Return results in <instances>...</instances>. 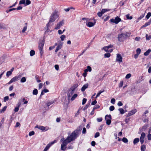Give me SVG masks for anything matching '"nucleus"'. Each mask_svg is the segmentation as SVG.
<instances>
[{"mask_svg": "<svg viewBox=\"0 0 151 151\" xmlns=\"http://www.w3.org/2000/svg\"><path fill=\"white\" fill-rule=\"evenodd\" d=\"M75 89L76 85L74 84L68 91V96L69 100L71 99L72 101H73L76 98Z\"/></svg>", "mask_w": 151, "mask_h": 151, "instance_id": "nucleus-1", "label": "nucleus"}, {"mask_svg": "<svg viewBox=\"0 0 151 151\" xmlns=\"http://www.w3.org/2000/svg\"><path fill=\"white\" fill-rule=\"evenodd\" d=\"M76 137V131L75 130L66 139L64 140L62 144L66 146V145L69 143L74 140Z\"/></svg>", "mask_w": 151, "mask_h": 151, "instance_id": "nucleus-2", "label": "nucleus"}, {"mask_svg": "<svg viewBox=\"0 0 151 151\" xmlns=\"http://www.w3.org/2000/svg\"><path fill=\"white\" fill-rule=\"evenodd\" d=\"M58 17V12L57 11H55L54 12L52 13L50 17L49 23L47 24V26H48L50 23L55 21Z\"/></svg>", "mask_w": 151, "mask_h": 151, "instance_id": "nucleus-3", "label": "nucleus"}, {"mask_svg": "<svg viewBox=\"0 0 151 151\" xmlns=\"http://www.w3.org/2000/svg\"><path fill=\"white\" fill-rule=\"evenodd\" d=\"M44 45V41H41L39 43L38 49L40 51V53L41 56L43 54V46Z\"/></svg>", "mask_w": 151, "mask_h": 151, "instance_id": "nucleus-4", "label": "nucleus"}, {"mask_svg": "<svg viewBox=\"0 0 151 151\" xmlns=\"http://www.w3.org/2000/svg\"><path fill=\"white\" fill-rule=\"evenodd\" d=\"M110 21L111 22L117 24L121 21V19L118 16H117L115 17V19H111Z\"/></svg>", "mask_w": 151, "mask_h": 151, "instance_id": "nucleus-5", "label": "nucleus"}, {"mask_svg": "<svg viewBox=\"0 0 151 151\" xmlns=\"http://www.w3.org/2000/svg\"><path fill=\"white\" fill-rule=\"evenodd\" d=\"M111 117L110 115H107L105 116V119L106 121V124L107 125H109L111 122Z\"/></svg>", "mask_w": 151, "mask_h": 151, "instance_id": "nucleus-6", "label": "nucleus"}, {"mask_svg": "<svg viewBox=\"0 0 151 151\" xmlns=\"http://www.w3.org/2000/svg\"><path fill=\"white\" fill-rule=\"evenodd\" d=\"M118 40L119 41L122 42L126 38L125 36H124V33H122L118 35Z\"/></svg>", "mask_w": 151, "mask_h": 151, "instance_id": "nucleus-7", "label": "nucleus"}, {"mask_svg": "<svg viewBox=\"0 0 151 151\" xmlns=\"http://www.w3.org/2000/svg\"><path fill=\"white\" fill-rule=\"evenodd\" d=\"M57 142L56 140H55L49 143L46 146V147L44 149L43 151H47L50 147L54 144L56 142Z\"/></svg>", "mask_w": 151, "mask_h": 151, "instance_id": "nucleus-8", "label": "nucleus"}, {"mask_svg": "<svg viewBox=\"0 0 151 151\" xmlns=\"http://www.w3.org/2000/svg\"><path fill=\"white\" fill-rule=\"evenodd\" d=\"M96 23V22L94 20V22L86 21V23L87 26L88 27H91L95 25Z\"/></svg>", "mask_w": 151, "mask_h": 151, "instance_id": "nucleus-9", "label": "nucleus"}, {"mask_svg": "<svg viewBox=\"0 0 151 151\" xmlns=\"http://www.w3.org/2000/svg\"><path fill=\"white\" fill-rule=\"evenodd\" d=\"M116 61L121 63L122 61V58L120 54H117Z\"/></svg>", "mask_w": 151, "mask_h": 151, "instance_id": "nucleus-10", "label": "nucleus"}, {"mask_svg": "<svg viewBox=\"0 0 151 151\" xmlns=\"http://www.w3.org/2000/svg\"><path fill=\"white\" fill-rule=\"evenodd\" d=\"M145 133L143 132H142L141 134L140 139V142L142 144L144 142V139L145 137Z\"/></svg>", "mask_w": 151, "mask_h": 151, "instance_id": "nucleus-11", "label": "nucleus"}, {"mask_svg": "<svg viewBox=\"0 0 151 151\" xmlns=\"http://www.w3.org/2000/svg\"><path fill=\"white\" fill-rule=\"evenodd\" d=\"M35 127L38 128V129L43 131H45L48 130V129H46V127L42 126H38L37 125Z\"/></svg>", "mask_w": 151, "mask_h": 151, "instance_id": "nucleus-12", "label": "nucleus"}, {"mask_svg": "<svg viewBox=\"0 0 151 151\" xmlns=\"http://www.w3.org/2000/svg\"><path fill=\"white\" fill-rule=\"evenodd\" d=\"M19 78V77L17 76H15L13 77L10 80L9 82L8 83V84H10L11 83L17 81L18 80V78Z\"/></svg>", "mask_w": 151, "mask_h": 151, "instance_id": "nucleus-13", "label": "nucleus"}, {"mask_svg": "<svg viewBox=\"0 0 151 151\" xmlns=\"http://www.w3.org/2000/svg\"><path fill=\"white\" fill-rule=\"evenodd\" d=\"M64 24L63 20H62L56 26L55 29H59L61 26L63 25Z\"/></svg>", "mask_w": 151, "mask_h": 151, "instance_id": "nucleus-14", "label": "nucleus"}, {"mask_svg": "<svg viewBox=\"0 0 151 151\" xmlns=\"http://www.w3.org/2000/svg\"><path fill=\"white\" fill-rule=\"evenodd\" d=\"M137 110L136 109H134L132 111H131L128 113V114L127 115V116H129L133 115L134 114L137 112Z\"/></svg>", "mask_w": 151, "mask_h": 151, "instance_id": "nucleus-15", "label": "nucleus"}, {"mask_svg": "<svg viewBox=\"0 0 151 151\" xmlns=\"http://www.w3.org/2000/svg\"><path fill=\"white\" fill-rule=\"evenodd\" d=\"M88 86V83L84 84L81 88V90L82 91H84L85 89L87 88Z\"/></svg>", "mask_w": 151, "mask_h": 151, "instance_id": "nucleus-16", "label": "nucleus"}, {"mask_svg": "<svg viewBox=\"0 0 151 151\" xmlns=\"http://www.w3.org/2000/svg\"><path fill=\"white\" fill-rule=\"evenodd\" d=\"M54 103V101H50L46 103V104L47 105V106L48 107L49 106H50Z\"/></svg>", "mask_w": 151, "mask_h": 151, "instance_id": "nucleus-17", "label": "nucleus"}, {"mask_svg": "<svg viewBox=\"0 0 151 151\" xmlns=\"http://www.w3.org/2000/svg\"><path fill=\"white\" fill-rule=\"evenodd\" d=\"M62 45L61 44L58 45L55 50V52H57L58 50L61 48Z\"/></svg>", "mask_w": 151, "mask_h": 151, "instance_id": "nucleus-18", "label": "nucleus"}, {"mask_svg": "<svg viewBox=\"0 0 151 151\" xmlns=\"http://www.w3.org/2000/svg\"><path fill=\"white\" fill-rule=\"evenodd\" d=\"M151 52V50L149 49L144 53V55L145 56H147L149 55Z\"/></svg>", "mask_w": 151, "mask_h": 151, "instance_id": "nucleus-19", "label": "nucleus"}, {"mask_svg": "<svg viewBox=\"0 0 151 151\" xmlns=\"http://www.w3.org/2000/svg\"><path fill=\"white\" fill-rule=\"evenodd\" d=\"M82 129V127H79V130L78 131H76V137L78 136V135L79 134H80L81 131Z\"/></svg>", "mask_w": 151, "mask_h": 151, "instance_id": "nucleus-20", "label": "nucleus"}, {"mask_svg": "<svg viewBox=\"0 0 151 151\" xmlns=\"http://www.w3.org/2000/svg\"><path fill=\"white\" fill-rule=\"evenodd\" d=\"M111 10V9H104L102 10V13H104L106 12L109 11Z\"/></svg>", "mask_w": 151, "mask_h": 151, "instance_id": "nucleus-21", "label": "nucleus"}, {"mask_svg": "<svg viewBox=\"0 0 151 151\" xmlns=\"http://www.w3.org/2000/svg\"><path fill=\"white\" fill-rule=\"evenodd\" d=\"M25 24L26 25V26L23 27V29L22 30V33L24 32L27 30V23H26Z\"/></svg>", "mask_w": 151, "mask_h": 151, "instance_id": "nucleus-22", "label": "nucleus"}, {"mask_svg": "<svg viewBox=\"0 0 151 151\" xmlns=\"http://www.w3.org/2000/svg\"><path fill=\"white\" fill-rule=\"evenodd\" d=\"M85 70L86 72H91L92 70L90 66H88L87 67V68L85 69Z\"/></svg>", "mask_w": 151, "mask_h": 151, "instance_id": "nucleus-23", "label": "nucleus"}, {"mask_svg": "<svg viewBox=\"0 0 151 151\" xmlns=\"http://www.w3.org/2000/svg\"><path fill=\"white\" fill-rule=\"evenodd\" d=\"M139 141V139L138 138H136L134 139L133 140V143L134 144H135Z\"/></svg>", "mask_w": 151, "mask_h": 151, "instance_id": "nucleus-24", "label": "nucleus"}, {"mask_svg": "<svg viewBox=\"0 0 151 151\" xmlns=\"http://www.w3.org/2000/svg\"><path fill=\"white\" fill-rule=\"evenodd\" d=\"M65 146V145H64L62 143L61 145V150H65L66 148Z\"/></svg>", "mask_w": 151, "mask_h": 151, "instance_id": "nucleus-25", "label": "nucleus"}, {"mask_svg": "<svg viewBox=\"0 0 151 151\" xmlns=\"http://www.w3.org/2000/svg\"><path fill=\"white\" fill-rule=\"evenodd\" d=\"M7 108L6 106H4V107L2 109L0 110V113H2L5 111Z\"/></svg>", "mask_w": 151, "mask_h": 151, "instance_id": "nucleus-26", "label": "nucleus"}, {"mask_svg": "<svg viewBox=\"0 0 151 151\" xmlns=\"http://www.w3.org/2000/svg\"><path fill=\"white\" fill-rule=\"evenodd\" d=\"M146 149L145 146L143 145H142L141 147V151H145Z\"/></svg>", "mask_w": 151, "mask_h": 151, "instance_id": "nucleus-27", "label": "nucleus"}, {"mask_svg": "<svg viewBox=\"0 0 151 151\" xmlns=\"http://www.w3.org/2000/svg\"><path fill=\"white\" fill-rule=\"evenodd\" d=\"M33 94L34 95H37L38 93V90L37 89H35L33 91Z\"/></svg>", "mask_w": 151, "mask_h": 151, "instance_id": "nucleus-28", "label": "nucleus"}, {"mask_svg": "<svg viewBox=\"0 0 151 151\" xmlns=\"http://www.w3.org/2000/svg\"><path fill=\"white\" fill-rule=\"evenodd\" d=\"M35 54V52L34 50H32L30 52V56H32L34 55Z\"/></svg>", "mask_w": 151, "mask_h": 151, "instance_id": "nucleus-29", "label": "nucleus"}, {"mask_svg": "<svg viewBox=\"0 0 151 151\" xmlns=\"http://www.w3.org/2000/svg\"><path fill=\"white\" fill-rule=\"evenodd\" d=\"M25 4H24L25 6L29 5L31 3V1L29 0H26L25 1Z\"/></svg>", "mask_w": 151, "mask_h": 151, "instance_id": "nucleus-30", "label": "nucleus"}, {"mask_svg": "<svg viewBox=\"0 0 151 151\" xmlns=\"http://www.w3.org/2000/svg\"><path fill=\"white\" fill-rule=\"evenodd\" d=\"M118 110L120 111L121 114H124L125 112L124 110L122 108L119 109Z\"/></svg>", "mask_w": 151, "mask_h": 151, "instance_id": "nucleus-31", "label": "nucleus"}, {"mask_svg": "<svg viewBox=\"0 0 151 151\" xmlns=\"http://www.w3.org/2000/svg\"><path fill=\"white\" fill-rule=\"evenodd\" d=\"M71 9H73V10H75V8L72 7H71L67 9H65L64 10L66 12H68Z\"/></svg>", "mask_w": 151, "mask_h": 151, "instance_id": "nucleus-32", "label": "nucleus"}, {"mask_svg": "<svg viewBox=\"0 0 151 151\" xmlns=\"http://www.w3.org/2000/svg\"><path fill=\"white\" fill-rule=\"evenodd\" d=\"M26 79L25 77H23L21 78L20 80V81L22 83H24L26 81Z\"/></svg>", "mask_w": 151, "mask_h": 151, "instance_id": "nucleus-33", "label": "nucleus"}, {"mask_svg": "<svg viewBox=\"0 0 151 151\" xmlns=\"http://www.w3.org/2000/svg\"><path fill=\"white\" fill-rule=\"evenodd\" d=\"M104 92V90H103V91L101 90L97 94L96 98H97L98 97H99L100 95L101 94V93H103Z\"/></svg>", "mask_w": 151, "mask_h": 151, "instance_id": "nucleus-34", "label": "nucleus"}, {"mask_svg": "<svg viewBox=\"0 0 151 151\" xmlns=\"http://www.w3.org/2000/svg\"><path fill=\"white\" fill-rule=\"evenodd\" d=\"M111 55V54L110 53H105L104 55L105 58H109Z\"/></svg>", "mask_w": 151, "mask_h": 151, "instance_id": "nucleus-35", "label": "nucleus"}, {"mask_svg": "<svg viewBox=\"0 0 151 151\" xmlns=\"http://www.w3.org/2000/svg\"><path fill=\"white\" fill-rule=\"evenodd\" d=\"M109 48L108 47V46L104 47L103 48V49H104L106 52H108V50L109 49Z\"/></svg>", "mask_w": 151, "mask_h": 151, "instance_id": "nucleus-36", "label": "nucleus"}, {"mask_svg": "<svg viewBox=\"0 0 151 151\" xmlns=\"http://www.w3.org/2000/svg\"><path fill=\"white\" fill-rule=\"evenodd\" d=\"M66 37L64 35H62L60 37V38L61 39V40L62 41H63L64 40Z\"/></svg>", "mask_w": 151, "mask_h": 151, "instance_id": "nucleus-37", "label": "nucleus"}, {"mask_svg": "<svg viewBox=\"0 0 151 151\" xmlns=\"http://www.w3.org/2000/svg\"><path fill=\"white\" fill-rule=\"evenodd\" d=\"M122 140L124 143H127L128 142V140L125 137L123 138Z\"/></svg>", "mask_w": 151, "mask_h": 151, "instance_id": "nucleus-38", "label": "nucleus"}, {"mask_svg": "<svg viewBox=\"0 0 151 151\" xmlns=\"http://www.w3.org/2000/svg\"><path fill=\"white\" fill-rule=\"evenodd\" d=\"M150 24V22H147L146 23H145V24L143 25V26H142V27H145L148 25H149Z\"/></svg>", "mask_w": 151, "mask_h": 151, "instance_id": "nucleus-39", "label": "nucleus"}, {"mask_svg": "<svg viewBox=\"0 0 151 151\" xmlns=\"http://www.w3.org/2000/svg\"><path fill=\"white\" fill-rule=\"evenodd\" d=\"M151 16V13L150 12H148L146 16V17L147 19H148Z\"/></svg>", "mask_w": 151, "mask_h": 151, "instance_id": "nucleus-40", "label": "nucleus"}, {"mask_svg": "<svg viewBox=\"0 0 151 151\" xmlns=\"http://www.w3.org/2000/svg\"><path fill=\"white\" fill-rule=\"evenodd\" d=\"M130 33L129 32H127L126 33H124V36H125L126 38L130 36Z\"/></svg>", "mask_w": 151, "mask_h": 151, "instance_id": "nucleus-41", "label": "nucleus"}, {"mask_svg": "<svg viewBox=\"0 0 151 151\" xmlns=\"http://www.w3.org/2000/svg\"><path fill=\"white\" fill-rule=\"evenodd\" d=\"M12 74V73L11 71H8L6 73V76L7 77H9V76H10L11 74Z\"/></svg>", "mask_w": 151, "mask_h": 151, "instance_id": "nucleus-42", "label": "nucleus"}, {"mask_svg": "<svg viewBox=\"0 0 151 151\" xmlns=\"http://www.w3.org/2000/svg\"><path fill=\"white\" fill-rule=\"evenodd\" d=\"M9 97L8 96H5L4 99V101L6 102V101L9 100Z\"/></svg>", "mask_w": 151, "mask_h": 151, "instance_id": "nucleus-43", "label": "nucleus"}, {"mask_svg": "<svg viewBox=\"0 0 151 151\" xmlns=\"http://www.w3.org/2000/svg\"><path fill=\"white\" fill-rule=\"evenodd\" d=\"M131 75L130 73L127 74L126 75V76L125 77V78L127 79L129 78H130V77H131Z\"/></svg>", "mask_w": 151, "mask_h": 151, "instance_id": "nucleus-44", "label": "nucleus"}, {"mask_svg": "<svg viewBox=\"0 0 151 151\" xmlns=\"http://www.w3.org/2000/svg\"><path fill=\"white\" fill-rule=\"evenodd\" d=\"M26 1L25 0H21L19 1V4H25Z\"/></svg>", "mask_w": 151, "mask_h": 151, "instance_id": "nucleus-45", "label": "nucleus"}, {"mask_svg": "<svg viewBox=\"0 0 151 151\" xmlns=\"http://www.w3.org/2000/svg\"><path fill=\"white\" fill-rule=\"evenodd\" d=\"M141 50L140 48H137L136 50L137 53L139 55L141 52Z\"/></svg>", "mask_w": 151, "mask_h": 151, "instance_id": "nucleus-46", "label": "nucleus"}, {"mask_svg": "<svg viewBox=\"0 0 151 151\" xmlns=\"http://www.w3.org/2000/svg\"><path fill=\"white\" fill-rule=\"evenodd\" d=\"M129 14L126 15V18L128 19H132V16L129 17Z\"/></svg>", "mask_w": 151, "mask_h": 151, "instance_id": "nucleus-47", "label": "nucleus"}, {"mask_svg": "<svg viewBox=\"0 0 151 151\" xmlns=\"http://www.w3.org/2000/svg\"><path fill=\"white\" fill-rule=\"evenodd\" d=\"M86 132V129L85 127H84L83 129L82 133L83 134H85Z\"/></svg>", "mask_w": 151, "mask_h": 151, "instance_id": "nucleus-48", "label": "nucleus"}, {"mask_svg": "<svg viewBox=\"0 0 151 151\" xmlns=\"http://www.w3.org/2000/svg\"><path fill=\"white\" fill-rule=\"evenodd\" d=\"M103 14H104V13H102V11H101V12H99L97 13V15L99 17H101L102 16V15Z\"/></svg>", "mask_w": 151, "mask_h": 151, "instance_id": "nucleus-49", "label": "nucleus"}, {"mask_svg": "<svg viewBox=\"0 0 151 151\" xmlns=\"http://www.w3.org/2000/svg\"><path fill=\"white\" fill-rule=\"evenodd\" d=\"M35 134V132L34 131H32L31 132H30L29 133V136H31L33 135H34Z\"/></svg>", "mask_w": 151, "mask_h": 151, "instance_id": "nucleus-50", "label": "nucleus"}, {"mask_svg": "<svg viewBox=\"0 0 151 151\" xmlns=\"http://www.w3.org/2000/svg\"><path fill=\"white\" fill-rule=\"evenodd\" d=\"M114 109V106H111L109 107V110L111 111H113Z\"/></svg>", "mask_w": 151, "mask_h": 151, "instance_id": "nucleus-51", "label": "nucleus"}, {"mask_svg": "<svg viewBox=\"0 0 151 151\" xmlns=\"http://www.w3.org/2000/svg\"><path fill=\"white\" fill-rule=\"evenodd\" d=\"M15 10H16V8H13L12 9H9V10H7L6 12L7 13H8V12H11V11H12Z\"/></svg>", "mask_w": 151, "mask_h": 151, "instance_id": "nucleus-52", "label": "nucleus"}, {"mask_svg": "<svg viewBox=\"0 0 151 151\" xmlns=\"http://www.w3.org/2000/svg\"><path fill=\"white\" fill-rule=\"evenodd\" d=\"M87 101V99L85 98H84L83 99L82 104L83 105L84 104L86 103Z\"/></svg>", "mask_w": 151, "mask_h": 151, "instance_id": "nucleus-53", "label": "nucleus"}, {"mask_svg": "<svg viewBox=\"0 0 151 151\" xmlns=\"http://www.w3.org/2000/svg\"><path fill=\"white\" fill-rule=\"evenodd\" d=\"M100 134L99 132H97L96 133L95 136L94 137L95 138H96L99 136Z\"/></svg>", "mask_w": 151, "mask_h": 151, "instance_id": "nucleus-54", "label": "nucleus"}, {"mask_svg": "<svg viewBox=\"0 0 151 151\" xmlns=\"http://www.w3.org/2000/svg\"><path fill=\"white\" fill-rule=\"evenodd\" d=\"M146 38L147 40H149L150 39V36L148 35L147 34L146 35Z\"/></svg>", "mask_w": 151, "mask_h": 151, "instance_id": "nucleus-55", "label": "nucleus"}, {"mask_svg": "<svg viewBox=\"0 0 151 151\" xmlns=\"http://www.w3.org/2000/svg\"><path fill=\"white\" fill-rule=\"evenodd\" d=\"M111 103L113 104H114L115 102V100L113 98L112 99L111 101Z\"/></svg>", "mask_w": 151, "mask_h": 151, "instance_id": "nucleus-56", "label": "nucleus"}, {"mask_svg": "<svg viewBox=\"0 0 151 151\" xmlns=\"http://www.w3.org/2000/svg\"><path fill=\"white\" fill-rule=\"evenodd\" d=\"M123 83V81H120V83L119 85V88H121L122 87Z\"/></svg>", "mask_w": 151, "mask_h": 151, "instance_id": "nucleus-57", "label": "nucleus"}, {"mask_svg": "<svg viewBox=\"0 0 151 151\" xmlns=\"http://www.w3.org/2000/svg\"><path fill=\"white\" fill-rule=\"evenodd\" d=\"M102 118L101 117L98 118L97 119V121L98 122H100L102 121Z\"/></svg>", "mask_w": 151, "mask_h": 151, "instance_id": "nucleus-58", "label": "nucleus"}, {"mask_svg": "<svg viewBox=\"0 0 151 151\" xmlns=\"http://www.w3.org/2000/svg\"><path fill=\"white\" fill-rule=\"evenodd\" d=\"M35 78L36 79V80L39 83V82H41L40 80H38V76L37 75H36L35 76Z\"/></svg>", "mask_w": 151, "mask_h": 151, "instance_id": "nucleus-59", "label": "nucleus"}, {"mask_svg": "<svg viewBox=\"0 0 151 151\" xmlns=\"http://www.w3.org/2000/svg\"><path fill=\"white\" fill-rule=\"evenodd\" d=\"M147 138L148 140H151V134H148Z\"/></svg>", "mask_w": 151, "mask_h": 151, "instance_id": "nucleus-60", "label": "nucleus"}, {"mask_svg": "<svg viewBox=\"0 0 151 151\" xmlns=\"http://www.w3.org/2000/svg\"><path fill=\"white\" fill-rule=\"evenodd\" d=\"M55 69L56 70H59V66L58 65H55Z\"/></svg>", "mask_w": 151, "mask_h": 151, "instance_id": "nucleus-61", "label": "nucleus"}, {"mask_svg": "<svg viewBox=\"0 0 151 151\" xmlns=\"http://www.w3.org/2000/svg\"><path fill=\"white\" fill-rule=\"evenodd\" d=\"M123 105L122 103L120 101H119L118 102L117 104V105L118 106H122Z\"/></svg>", "mask_w": 151, "mask_h": 151, "instance_id": "nucleus-62", "label": "nucleus"}, {"mask_svg": "<svg viewBox=\"0 0 151 151\" xmlns=\"http://www.w3.org/2000/svg\"><path fill=\"white\" fill-rule=\"evenodd\" d=\"M97 102L95 100L92 102L91 104L93 105H95V104H96Z\"/></svg>", "mask_w": 151, "mask_h": 151, "instance_id": "nucleus-63", "label": "nucleus"}, {"mask_svg": "<svg viewBox=\"0 0 151 151\" xmlns=\"http://www.w3.org/2000/svg\"><path fill=\"white\" fill-rule=\"evenodd\" d=\"M96 144V142L94 141H92L91 142V145L93 146H95Z\"/></svg>", "mask_w": 151, "mask_h": 151, "instance_id": "nucleus-64", "label": "nucleus"}]
</instances>
